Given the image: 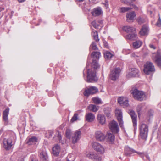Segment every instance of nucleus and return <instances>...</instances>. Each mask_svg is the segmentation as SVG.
Segmentation results:
<instances>
[{
  "label": "nucleus",
  "instance_id": "obj_4",
  "mask_svg": "<svg viewBox=\"0 0 161 161\" xmlns=\"http://www.w3.org/2000/svg\"><path fill=\"white\" fill-rule=\"evenodd\" d=\"M15 136H11L9 138H4L3 142V147L6 150H9L11 147L13 142L14 141Z\"/></svg>",
  "mask_w": 161,
  "mask_h": 161
},
{
  "label": "nucleus",
  "instance_id": "obj_28",
  "mask_svg": "<svg viewBox=\"0 0 161 161\" xmlns=\"http://www.w3.org/2000/svg\"><path fill=\"white\" fill-rule=\"evenodd\" d=\"M9 108H6L3 111V118L4 121L7 122L8 121V115L9 113Z\"/></svg>",
  "mask_w": 161,
  "mask_h": 161
},
{
  "label": "nucleus",
  "instance_id": "obj_48",
  "mask_svg": "<svg viewBox=\"0 0 161 161\" xmlns=\"http://www.w3.org/2000/svg\"><path fill=\"white\" fill-rule=\"evenodd\" d=\"M136 123H137V122H136L135 125H134V124L133 123V126L134 127V134H135L136 132V130H137Z\"/></svg>",
  "mask_w": 161,
  "mask_h": 161
},
{
  "label": "nucleus",
  "instance_id": "obj_26",
  "mask_svg": "<svg viewBox=\"0 0 161 161\" xmlns=\"http://www.w3.org/2000/svg\"><path fill=\"white\" fill-rule=\"evenodd\" d=\"M115 115L120 125L121 122V110L119 108H117L115 112Z\"/></svg>",
  "mask_w": 161,
  "mask_h": 161
},
{
  "label": "nucleus",
  "instance_id": "obj_25",
  "mask_svg": "<svg viewBox=\"0 0 161 161\" xmlns=\"http://www.w3.org/2000/svg\"><path fill=\"white\" fill-rule=\"evenodd\" d=\"M121 106L126 108L129 106L128 99L125 97H121Z\"/></svg>",
  "mask_w": 161,
  "mask_h": 161
},
{
  "label": "nucleus",
  "instance_id": "obj_29",
  "mask_svg": "<svg viewBox=\"0 0 161 161\" xmlns=\"http://www.w3.org/2000/svg\"><path fill=\"white\" fill-rule=\"evenodd\" d=\"M126 38L127 39L130 40H133L136 39L137 38L136 32L128 34L126 36Z\"/></svg>",
  "mask_w": 161,
  "mask_h": 161
},
{
  "label": "nucleus",
  "instance_id": "obj_36",
  "mask_svg": "<svg viewBox=\"0 0 161 161\" xmlns=\"http://www.w3.org/2000/svg\"><path fill=\"white\" fill-rule=\"evenodd\" d=\"M92 34L94 39L97 42L99 41V39L98 37V33L97 31L95 30L93 31Z\"/></svg>",
  "mask_w": 161,
  "mask_h": 161
},
{
  "label": "nucleus",
  "instance_id": "obj_3",
  "mask_svg": "<svg viewBox=\"0 0 161 161\" xmlns=\"http://www.w3.org/2000/svg\"><path fill=\"white\" fill-rule=\"evenodd\" d=\"M131 94L135 99L138 100L142 101L145 99V95L142 91L135 88L131 91Z\"/></svg>",
  "mask_w": 161,
  "mask_h": 161
},
{
  "label": "nucleus",
  "instance_id": "obj_11",
  "mask_svg": "<svg viewBox=\"0 0 161 161\" xmlns=\"http://www.w3.org/2000/svg\"><path fill=\"white\" fill-rule=\"evenodd\" d=\"M139 71L138 69L136 68H132L129 69V72L127 75L128 78L131 77H136L138 76Z\"/></svg>",
  "mask_w": 161,
  "mask_h": 161
},
{
  "label": "nucleus",
  "instance_id": "obj_21",
  "mask_svg": "<svg viewBox=\"0 0 161 161\" xmlns=\"http://www.w3.org/2000/svg\"><path fill=\"white\" fill-rule=\"evenodd\" d=\"M148 28L147 25H144L141 29L139 33L142 36H146L148 33Z\"/></svg>",
  "mask_w": 161,
  "mask_h": 161
},
{
  "label": "nucleus",
  "instance_id": "obj_19",
  "mask_svg": "<svg viewBox=\"0 0 161 161\" xmlns=\"http://www.w3.org/2000/svg\"><path fill=\"white\" fill-rule=\"evenodd\" d=\"M115 136L113 133L108 132L105 136V138L110 143H112L114 142Z\"/></svg>",
  "mask_w": 161,
  "mask_h": 161
},
{
  "label": "nucleus",
  "instance_id": "obj_42",
  "mask_svg": "<svg viewBox=\"0 0 161 161\" xmlns=\"http://www.w3.org/2000/svg\"><path fill=\"white\" fill-rule=\"evenodd\" d=\"M92 25L96 29H97L98 28V27L99 26V25L96 22V21L94 20V21H93L92 22Z\"/></svg>",
  "mask_w": 161,
  "mask_h": 161
},
{
  "label": "nucleus",
  "instance_id": "obj_50",
  "mask_svg": "<svg viewBox=\"0 0 161 161\" xmlns=\"http://www.w3.org/2000/svg\"><path fill=\"white\" fill-rule=\"evenodd\" d=\"M103 43H104V45L105 47L106 48H108V44H107V42H106L104 41Z\"/></svg>",
  "mask_w": 161,
  "mask_h": 161
},
{
  "label": "nucleus",
  "instance_id": "obj_41",
  "mask_svg": "<svg viewBox=\"0 0 161 161\" xmlns=\"http://www.w3.org/2000/svg\"><path fill=\"white\" fill-rule=\"evenodd\" d=\"M78 114H75L72 118L71 121L72 122L78 119Z\"/></svg>",
  "mask_w": 161,
  "mask_h": 161
},
{
  "label": "nucleus",
  "instance_id": "obj_22",
  "mask_svg": "<svg viewBox=\"0 0 161 161\" xmlns=\"http://www.w3.org/2000/svg\"><path fill=\"white\" fill-rule=\"evenodd\" d=\"M123 30L127 32H131L132 33H136V29L132 26H125L123 27Z\"/></svg>",
  "mask_w": 161,
  "mask_h": 161
},
{
  "label": "nucleus",
  "instance_id": "obj_56",
  "mask_svg": "<svg viewBox=\"0 0 161 161\" xmlns=\"http://www.w3.org/2000/svg\"><path fill=\"white\" fill-rule=\"evenodd\" d=\"M146 157L149 160H150V157H149V156L148 155H146Z\"/></svg>",
  "mask_w": 161,
  "mask_h": 161
},
{
  "label": "nucleus",
  "instance_id": "obj_32",
  "mask_svg": "<svg viewBox=\"0 0 161 161\" xmlns=\"http://www.w3.org/2000/svg\"><path fill=\"white\" fill-rule=\"evenodd\" d=\"M88 108L90 111L93 112H97L98 109V107L95 105L90 104L88 107Z\"/></svg>",
  "mask_w": 161,
  "mask_h": 161
},
{
  "label": "nucleus",
  "instance_id": "obj_51",
  "mask_svg": "<svg viewBox=\"0 0 161 161\" xmlns=\"http://www.w3.org/2000/svg\"><path fill=\"white\" fill-rule=\"evenodd\" d=\"M118 102L119 104H121V97H119L118 99Z\"/></svg>",
  "mask_w": 161,
  "mask_h": 161
},
{
  "label": "nucleus",
  "instance_id": "obj_37",
  "mask_svg": "<svg viewBox=\"0 0 161 161\" xmlns=\"http://www.w3.org/2000/svg\"><path fill=\"white\" fill-rule=\"evenodd\" d=\"M92 55L94 58H95L97 59H98L100 56V53L99 52H93Z\"/></svg>",
  "mask_w": 161,
  "mask_h": 161
},
{
  "label": "nucleus",
  "instance_id": "obj_55",
  "mask_svg": "<svg viewBox=\"0 0 161 161\" xmlns=\"http://www.w3.org/2000/svg\"><path fill=\"white\" fill-rule=\"evenodd\" d=\"M18 0L20 3H22V2H24L26 0Z\"/></svg>",
  "mask_w": 161,
  "mask_h": 161
},
{
  "label": "nucleus",
  "instance_id": "obj_20",
  "mask_svg": "<svg viewBox=\"0 0 161 161\" xmlns=\"http://www.w3.org/2000/svg\"><path fill=\"white\" fill-rule=\"evenodd\" d=\"M95 119V115L91 113H88L85 116V119L88 122H92Z\"/></svg>",
  "mask_w": 161,
  "mask_h": 161
},
{
  "label": "nucleus",
  "instance_id": "obj_16",
  "mask_svg": "<svg viewBox=\"0 0 161 161\" xmlns=\"http://www.w3.org/2000/svg\"><path fill=\"white\" fill-rule=\"evenodd\" d=\"M136 14L134 11L129 12L127 13V21L130 22L133 20L136 17Z\"/></svg>",
  "mask_w": 161,
  "mask_h": 161
},
{
  "label": "nucleus",
  "instance_id": "obj_58",
  "mask_svg": "<svg viewBox=\"0 0 161 161\" xmlns=\"http://www.w3.org/2000/svg\"><path fill=\"white\" fill-rule=\"evenodd\" d=\"M148 13H149L150 14H151L152 13V11H148Z\"/></svg>",
  "mask_w": 161,
  "mask_h": 161
},
{
  "label": "nucleus",
  "instance_id": "obj_6",
  "mask_svg": "<svg viewBox=\"0 0 161 161\" xmlns=\"http://www.w3.org/2000/svg\"><path fill=\"white\" fill-rule=\"evenodd\" d=\"M120 72L121 70L119 68L112 71L109 75V79L114 81L117 80L119 77Z\"/></svg>",
  "mask_w": 161,
  "mask_h": 161
},
{
  "label": "nucleus",
  "instance_id": "obj_12",
  "mask_svg": "<svg viewBox=\"0 0 161 161\" xmlns=\"http://www.w3.org/2000/svg\"><path fill=\"white\" fill-rule=\"evenodd\" d=\"M124 151L125 155L127 156H130L131 154L134 153H136L139 155H140L142 154L141 153L135 151L133 149L129 147L128 146L125 147Z\"/></svg>",
  "mask_w": 161,
  "mask_h": 161
},
{
  "label": "nucleus",
  "instance_id": "obj_60",
  "mask_svg": "<svg viewBox=\"0 0 161 161\" xmlns=\"http://www.w3.org/2000/svg\"><path fill=\"white\" fill-rule=\"evenodd\" d=\"M17 161H21V160H18Z\"/></svg>",
  "mask_w": 161,
  "mask_h": 161
},
{
  "label": "nucleus",
  "instance_id": "obj_13",
  "mask_svg": "<svg viewBox=\"0 0 161 161\" xmlns=\"http://www.w3.org/2000/svg\"><path fill=\"white\" fill-rule=\"evenodd\" d=\"M153 57L154 55H153V60L154 61L158 66L161 67V54L158 52L154 58Z\"/></svg>",
  "mask_w": 161,
  "mask_h": 161
},
{
  "label": "nucleus",
  "instance_id": "obj_31",
  "mask_svg": "<svg viewBox=\"0 0 161 161\" xmlns=\"http://www.w3.org/2000/svg\"><path fill=\"white\" fill-rule=\"evenodd\" d=\"M104 55L105 59L108 60L110 59L113 56L110 52L108 51L104 52Z\"/></svg>",
  "mask_w": 161,
  "mask_h": 161
},
{
  "label": "nucleus",
  "instance_id": "obj_39",
  "mask_svg": "<svg viewBox=\"0 0 161 161\" xmlns=\"http://www.w3.org/2000/svg\"><path fill=\"white\" fill-rule=\"evenodd\" d=\"M90 50H96L97 49V45L95 42H92L90 47Z\"/></svg>",
  "mask_w": 161,
  "mask_h": 161
},
{
  "label": "nucleus",
  "instance_id": "obj_24",
  "mask_svg": "<svg viewBox=\"0 0 161 161\" xmlns=\"http://www.w3.org/2000/svg\"><path fill=\"white\" fill-rule=\"evenodd\" d=\"M60 150V147L58 145H56L53 148V153L54 155L56 156H57L58 155Z\"/></svg>",
  "mask_w": 161,
  "mask_h": 161
},
{
  "label": "nucleus",
  "instance_id": "obj_17",
  "mask_svg": "<svg viewBox=\"0 0 161 161\" xmlns=\"http://www.w3.org/2000/svg\"><path fill=\"white\" fill-rule=\"evenodd\" d=\"M97 121L99 124L103 125L106 122V118L105 116L103 114H98L97 117Z\"/></svg>",
  "mask_w": 161,
  "mask_h": 161
},
{
  "label": "nucleus",
  "instance_id": "obj_34",
  "mask_svg": "<svg viewBox=\"0 0 161 161\" xmlns=\"http://www.w3.org/2000/svg\"><path fill=\"white\" fill-rule=\"evenodd\" d=\"M142 44V42L141 41L138 40L134 42L133 43V45L134 48L136 49L139 48Z\"/></svg>",
  "mask_w": 161,
  "mask_h": 161
},
{
  "label": "nucleus",
  "instance_id": "obj_49",
  "mask_svg": "<svg viewBox=\"0 0 161 161\" xmlns=\"http://www.w3.org/2000/svg\"><path fill=\"white\" fill-rule=\"evenodd\" d=\"M121 130L123 131L124 133L125 134V136H127V137H128V135H127V134H126V132H125V130L124 128H123L122 127V126L121 125Z\"/></svg>",
  "mask_w": 161,
  "mask_h": 161
},
{
  "label": "nucleus",
  "instance_id": "obj_61",
  "mask_svg": "<svg viewBox=\"0 0 161 161\" xmlns=\"http://www.w3.org/2000/svg\"><path fill=\"white\" fill-rule=\"evenodd\" d=\"M87 66H88V65H87L86 68H87Z\"/></svg>",
  "mask_w": 161,
  "mask_h": 161
},
{
  "label": "nucleus",
  "instance_id": "obj_59",
  "mask_svg": "<svg viewBox=\"0 0 161 161\" xmlns=\"http://www.w3.org/2000/svg\"><path fill=\"white\" fill-rule=\"evenodd\" d=\"M77 0L79 2H82L84 1V0Z\"/></svg>",
  "mask_w": 161,
  "mask_h": 161
},
{
  "label": "nucleus",
  "instance_id": "obj_1",
  "mask_svg": "<svg viewBox=\"0 0 161 161\" xmlns=\"http://www.w3.org/2000/svg\"><path fill=\"white\" fill-rule=\"evenodd\" d=\"M91 69H87V76L86 81L88 82H93L96 81L97 78L96 75V69L99 68V66L97 61L93 59L91 64Z\"/></svg>",
  "mask_w": 161,
  "mask_h": 161
},
{
  "label": "nucleus",
  "instance_id": "obj_8",
  "mask_svg": "<svg viewBox=\"0 0 161 161\" xmlns=\"http://www.w3.org/2000/svg\"><path fill=\"white\" fill-rule=\"evenodd\" d=\"M98 91V89L95 86H91L85 90L84 94L85 96L87 97L90 94H93Z\"/></svg>",
  "mask_w": 161,
  "mask_h": 161
},
{
  "label": "nucleus",
  "instance_id": "obj_2",
  "mask_svg": "<svg viewBox=\"0 0 161 161\" xmlns=\"http://www.w3.org/2000/svg\"><path fill=\"white\" fill-rule=\"evenodd\" d=\"M148 130V125L144 123H142L140 126V136L142 139L146 140L147 136Z\"/></svg>",
  "mask_w": 161,
  "mask_h": 161
},
{
  "label": "nucleus",
  "instance_id": "obj_9",
  "mask_svg": "<svg viewBox=\"0 0 161 161\" xmlns=\"http://www.w3.org/2000/svg\"><path fill=\"white\" fill-rule=\"evenodd\" d=\"M81 133L80 131L78 130L76 131L72 137V142L75 144L80 140L81 137Z\"/></svg>",
  "mask_w": 161,
  "mask_h": 161
},
{
  "label": "nucleus",
  "instance_id": "obj_14",
  "mask_svg": "<svg viewBox=\"0 0 161 161\" xmlns=\"http://www.w3.org/2000/svg\"><path fill=\"white\" fill-rule=\"evenodd\" d=\"M95 135L96 139L98 141H103L105 138V136L100 131H96L95 133Z\"/></svg>",
  "mask_w": 161,
  "mask_h": 161
},
{
  "label": "nucleus",
  "instance_id": "obj_53",
  "mask_svg": "<svg viewBox=\"0 0 161 161\" xmlns=\"http://www.w3.org/2000/svg\"><path fill=\"white\" fill-rule=\"evenodd\" d=\"M98 22V23H99V24H100V25L102 24L103 23V21L101 20H99Z\"/></svg>",
  "mask_w": 161,
  "mask_h": 161
},
{
  "label": "nucleus",
  "instance_id": "obj_46",
  "mask_svg": "<svg viewBox=\"0 0 161 161\" xmlns=\"http://www.w3.org/2000/svg\"><path fill=\"white\" fill-rule=\"evenodd\" d=\"M142 106L141 105H139L137 108V111L138 113V115L139 114V112L142 108Z\"/></svg>",
  "mask_w": 161,
  "mask_h": 161
},
{
  "label": "nucleus",
  "instance_id": "obj_33",
  "mask_svg": "<svg viewBox=\"0 0 161 161\" xmlns=\"http://www.w3.org/2000/svg\"><path fill=\"white\" fill-rule=\"evenodd\" d=\"M132 8L130 7H121V12H125L130 10L131 8H134L136 10H138V8L135 5H132Z\"/></svg>",
  "mask_w": 161,
  "mask_h": 161
},
{
  "label": "nucleus",
  "instance_id": "obj_40",
  "mask_svg": "<svg viewBox=\"0 0 161 161\" xmlns=\"http://www.w3.org/2000/svg\"><path fill=\"white\" fill-rule=\"evenodd\" d=\"M71 130L69 129L66 130V137L69 139L70 138L71 136Z\"/></svg>",
  "mask_w": 161,
  "mask_h": 161
},
{
  "label": "nucleus",
  "instance_id": "obj_30",
  "mask_svg": "<svg viewBox=\"0 0 161 161\" xmlns=\"http://www.w3.org/2000/svg\"><path fill=\"white\" fill-rule=\"evenodd\" d=\"M37 138L34 136H32L29 138L27 143L29 145L35 144L37 142Z\"/></svg>",
  "mask_w": 161,
  "mask_h": 161
},
{
  "label": "nucleus",
  "instance_id": "obj_38",
  "mask_svg": "<svg viewBox=\"0 0 161 161\" xmlns=\"http://www.w3.org/2000/svg\"><path fill=\"white\" fill-rule=\"evenodd\" d=\"M92 100L93 103L95 104H99L101 103V100L98 97H95L92 98Z\"/></svg>",
  "mask_w": 161,
  "mask_h": 161
},
{
  "label": "nucleus",
  "instance_id": "obj_23",
  "mask_svg": "<svg viewBox=\"0 0 161 161\" xmlns=\"http://www.w3.org/2000/svg\"><path fill=\"white\" fill-rule=\"evenodd\" d=\"M40 157L41 160L43 161H47L48 157L46 152L45 151L41 152L40 154Z\"/></svg>",
  "mask_w": 161,
  "mask_h": 161
},
{
  "label": "nucleus",
  "instance_id": "obj_5",
  "mask_svg": "<svg viewBox=\"0 0 161 161\" xmlns=\"http://www.w3.org/2000/svg\"><path fill=\"white\" fill-rule=\"evenodd\" d=\"M155 71L154 66L150 62L147 61L144 65V71L147 75H149Z\"/></svg>",
  "mask_w": 161,
  "mask_h": 161
},
{
  "label": "nucleus",
  "instance_id": "obj_57",
  "mask_svg": "<svg viewBox=\"0 0 161 161\" xmlns=\"http://www.w3.org/2000/svg\"><path fill=\"white\" fill-rule=\"evenodd\" d=\"M58 138L59 140L61 139V136L59 134L58 135Z\"/></svg>",
  "mask_w": 161,
  "mask_h": 161
},
{
  "label": "nucleus",
  "instance_id": "obj_44",
  "mask_svg": "<svg viewBox=\"0 0 161 161\" xmlns=\"http://www.w3.org/2000/svg\"><path fill=\"white\" fill-rule=\"evenodd\" d=\"M136 0H121V3H130V2H134Z\"/></svg>",
  "mask_w": 161,
  "mask_h": 161
},
{
  "label": "nucleus",
  "instance_id": "obj_10",
  "mask_svg": "<svg viewBox=\"0 0 161 161\" xmlns=\"http://www.w3.org/2000/svg\"><path fill=\"white\" fill-rule=\"evenodd\" d=\"M92 147L97 152L101 153H103L104 152V149L103 147L99 143L94 142L92 144Z\"/></svg>",
  "mask_w": 161,
  "mask_h": 161
},
{
  "label": "nucleus",
  "instance_id": "obj_15",
  "mask_svg": "<svg viewBox=\"0 0 161 161\" xmlns=\"http://www.w3.org/2000/svg\"><path fill=\"white\" fill-rule=\"evenodd\" d=\"M87 157L95 161H101L102 160L101 157L98 156L96 154L93 153H88L86 154Z\"/></svg>",
  "mask_w": 161,
  "mask_h": 161
},
{
  "label": "nucleus",
  "instance_id": "obj_27",
  "mask_svg": "<svg viewBox=\"0 0 161 161\" xmlns=\"http://www.w3.org/2000/svg\"><path fill=\"white\" fill-rule=\"evenodd\" d=\"M130 115L132 119L133 123L134 124V125H135L136 122H137V116L136 114H135V112L132 110L130 111Z\"/></svg>",
  "mask_w": 161,
  "mask_h": 161
},
{
  "label": "nucleus",
  "instance_id": "obj_52",
  "mask_svg": "<svg viewBox=\"0 0 161 161\" xmlns=\"http://www.w3.org/2000/svg\"><path fill=\"white\" fill-rule=\"evenodd\" d=\"M150 47L151 48H153V49H155V46L153 45L150 44Z\"/></svg>",
  "mask_w": 161,
  "mask_h": 161
},
{
  "label": "nucleus",
  "instance_id": "obj_18",
  "mask_svg": "<svg viewBox=\"0 0 161 161\" xmlns=\"http://www.w3.org/2000/svg\"><path fill=\"white\" fill-rule=\"evenodd\" d=\"M102 13V9L100 7H97L93 9L91 12L94 16H97L100 15Z\"/></svg>",
  "mask_w": 161,
  "mask_h": 161
},
{
  "label": "nucleus",
  "instance_id": "obj_54",
  "mask_svg": "<svg viewBox=\"0 0 161 161\" xmlns=\"http://www.w3.org/2000/svg\"><path fill=\"white\" fill-rule=\"evenodd\" d=\"M4 9V8L0 6V12Z\"/></svg>",
  "mask_w": 161,
  "mask_h": 161
},
{
  "label": "nucleus",
  "instance_id": "obj_43",
  "mask_svg": "<svg viewBox=\"0 0 161 161\" xmlns=\"http://www.w3.org/2000/svg\"><path fill=\"white\" fill-rule=\"evenodd\" d=\"M137 21L139 24H141L144 22L143 19L141 17H138L137 19Z\"/></svg>",
  "mask_w": 161,
  "mask_h": 161
},
{
  "label": "nucleus",
  "instance_id": "obj_35",
  "mask_svg": "<svg viewBox=\"0 0 161 161\" xmlns=\"http://www.w3.org/2000/svg\"><path fill=\"white\" fill-rule=\"evenodd\" d=\"M104 112L106 116L107 117H111V109L109 108H106L104 109Z\"/></svg>",
  "mask_w": 161,
  "mask_h": 161
},
{
  "label": "nucleus",
  "instance_id": "obj_47",
  "mask_svg": "<svg viewBox=\"0 0 161 161\" xmlns=\"http://www.w3.org/2000/svg\"><path fill=\"white\" fill-rule=\"evenodd\" d=\"M131 56L135 58L136 59H138L137 58H138L139 56L137 55L136 54L134 53H132L131 54Z\"/></svg>",
  "mask_w": 161,
  "mask_h": 161
},
{
  "label": "nucleus",
  "instance_id": "obj_7",
  "mask_svg": "<svg viewBox=\"0 0 161 161\" xmlns=\"http://www.w3.org/2000/svg\"><path fill=\"white\" fill-rule=\"evenodd\" d=\"M109 128L112 132L118 133L119 131V128L118 123L114 120H112L109 124Z\"/></svg>",
  "mask_w": 161,
  "mask_h": 161
},
{
  "label": "nucleus",
  "instance_id": "obj_45",
  "mask_svg": "<svg viewBox=\"0 0 161 161\" xmlns=\"http://www.w3.org/2000/svg\"><path fill=\"white\" fill-rule=\"evenodd\" d=\"M156 25L157 26L160 27L161 26V19L160 17H159L158 20L156 23Z\"/></svg>",
  "mask_w": 161,
  "mask_h": 161
}]
</instances>
